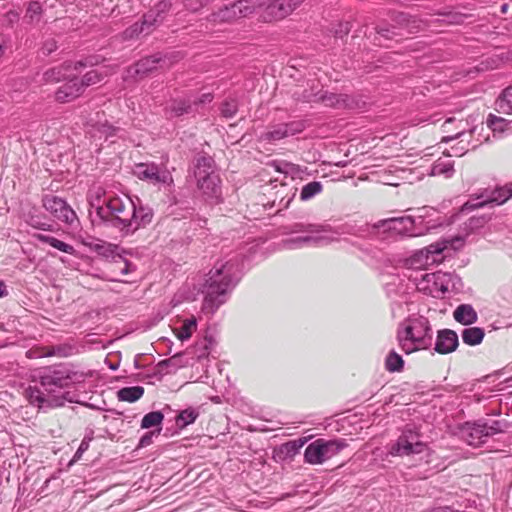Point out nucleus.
<instances>
[{"label": "nucleus", "mask_w": 512, "mask_h": 512, "mask_svg": "<svg viewBox=\"0 0 512 512\" xmlns=\"http://www.w3.org/2000/svg\"><path fill=\"white\" fill-rule=\"evenodd\" d=\"M418 214L412 216L392 217L380 220L373 225L363 224L360 226L352 224H344L342 233L355 235L359 237H366L375 234L378 230L384 232H392L397 235H405L409 237H417L426 234L430 230L440 226L441 222H431L427 220L430 216L436 213L432 207H422L418 209Z\"/></svg>", "instance_id": "7ed1b4c3"}, {"label": "nucleus", "mask_w": 512, "mask_h": 512, "mask_svg": "<svg viewBox=\"0 0 512 512\" xmlns=\"http://www.w3.org/2000/svg\"><path fill=\"white\" fill-rule=\"evenodd\" d=\"M43 207L51 213L57 220L73 226L78 222L75 211L67 204L65 200L54 195H45L42 199Z\"/></svg>", "instance_id": "ddd939ff"}, {"label": "nucleus", "mask_w": 512, "mask_h": 512, "mask_svg": "<svg viewBox=\"0 0 512 512\" xmlns=\"http://www.w3.org/2000/svg\"><path fill=\"white\" fill-rule=\"evenodd\" d=\"M501 60L498 57H489L485 61L481 62L479 70L496 69L499 67Z\"/></svg>", "instance_id": "bf43d9fd"}, {"label": "nucleus", "mask_w": 512, "mask_h": 512, "mask_svg": "<svg viewBox=\"0 0 512 512\" xmlns=\"http://www.w3.org/2000/svg\"><path fill=\"white\" fill-rule=\"evenodd\" d=\"M404 367V360L396 351L391 350L385 358V369L388 372H401Z\"/></svg>", "instance_id": "c9c22d12"}, {"label": "nucleus", "mask_w": 512, "mask_h": 512, "mask_svg": "<svg viewBox=\"0 0 512 512\" xmlns=\"http://www.w3.org/2000/svg\"><path fill=\"white\" fill-rule=\"evenodd\" d=\"M43 13V8L40 2L30 1L26 8L25 20L30 24H37L40 22Z\"/></svg>", "instance_id": "e433bc0d"}, {"label": "nucleus", "mask_w": 512, "mask_h": 512, "mask_svg": "<svg viewBox=\"0 0 512 512\" xmlns=\"http://www.w3.org/2000/svg\"><path fill=\"white\" fill-rule=\"evenodd\" d=\"M136 266L129 262L127 259L117 256L114 258L112 263V271L118 273L120 276L128 275L129 273L135 271Z\"/></svg>", "instance_id": "a19ab883"}, {"label": "nucleus", "mask_w": 512, "mask_h": 512, "mask_svg": "<svg viewBox=\"0 0 512 512\" xmlns=\"http://www.w3.org/2000/svg\"><path fill=\"white\" fill-rule=\"evenodd\" d=\"M351 30V24L349 22L339 23L338 28L335 30L336 38H343Z\"/></svg>", "instance_id": "680f3d73"}, {"label": "nucleus", "mask_w": 512, "mask_h": 512, "mask_svg": "<svg viewBox=\"0 0 512 512\" xmlns=\"http://www.w3.org/2000/svg\"><path fill=\"white\" fill-rule=\"evenodd\" d=\"M454 174V161L449 158H439L435 161L431 167L430 175L432 176H444L450 178Z\"/></svg>", "instance_id": "c85d7f7f"}, {"label": "nucleus", "mask_w": 512, "mask_h": 512, "mask_svg": "<svg viewBox=\"0 0 512 512\" xmlns=\"http://www.w3.org/2000/svg\"><path fill=\"white\" fill-rule=\"evenodd\" d=\"M25 222L31 226L32 228L43 230V231H53V225L42 220V217L39 215H27Z\"/></svg>", "instance_id": "a18cd8bd"}, {"label": "nucleus", "mask_w": 512, "mask_h": 512, "mask_svg": "<svg viewBox=\"0 0 512 512\" xmlns=\"http://www.w3.org/2000/svg\"><path fill=\"white\" fill-rule=\"evenodd\" d=\"M33 237L42 243L49 244L51 247H53L63 253L70 254V255L75 254L76 250L73 245L68 244L64 241H61L53 236L36 233L33 235Z\"/></svg>", "instance_id": "bb28decb"}, {"label": "nucleus", "mask_w": 512, "mask_h": 512, "mask_svg": "<svg viewBox=\"0 0 512 512\" xmlns=\"http://www.w3.org/2000/svg\"><path fill=\"white\" fill-rule=\"evenodd\" d=\"M97 64V61H94V58H87L85 60H79L75 63L72 62H64L60 66L52 67L47 69L41 78L42 84H51L57 83L63 80H66V72L70 69L79 70L80 68L93 66Z\"/></svg>", "instance_id": "2eb2a0df"}, {"label": "nucleus", "mask_w": 512, "mask_h": 512, "mask_svg": "<svg viewBox=\"0 0 512 512\" xmlns=\"http://www.w3.org/2000/svg\"><path fill=\"white\" fill-rule=\"evenodd\" d=\"M304 442L302 440L299 441H289L283 444V451L287 455H295L298 453L299 449L303 446Z\"/></svg>", "instance_id": "5fc2aeb1"}, {"label": "nucleus", "mask_w": 512, "mask_h": 512, "mask_svg": "<svg viewBox=\"0 0 512 512\" xmlns=\"http://www.w3.org/2000/svg\"><path fill=\"white\" fill-rule=\"evenodd\" d=\"M294 95L297 96V99L300 101L322 103L326 107L335 109H352L358 107V104L353 97L342 93L337 94L327 91L323 92L322 90L314 92V90L311 89L310 91L305 90L302 95H298L297 92H295Z\"/></svg>", "instance_id": "1a4fd4ad"}, {"label": "nucleus", "mask_w": 512, "mask_h": 512, "mask_svg": "<svg viewBox=\"0 0 512 512\" xmlns=\"http://www.w3.org/2000/svg\"><path fill=\"white\" fill-rule=\"evenodd\" d=\"M306 128V122L303 120H295L289 123L275 124L262 133L259 137L261 141L274 143L289 136L297 135Z\"/></svg>", "instance_id": "4468645a"}, {"label": "nucleus", "mask_w": 512, "mask_h": 512, "mask_svg": "<svg viewBox=\"0 0 512 512\" xmlns=\"http://www.w3.org/2000/svg\"><path fill=\"white\" fill-rule=\"evenodd\" d=\"M476 192L480 201L483 202L484 207L490 205L492 187L481 188Z\"/></svg>", "instance_id": "052dcab7"}, {"label": "nucleus", "mask_w": 512, "mask_h": 512, "mask_svg": "<svg viewBox=\"0 0 512 512\" xmlns=\"http://www.w3.org/2000/svg\"><path fill=\"white\" fill-rule=\"evenodd\" d=\"M212 0H183L186 9L192 12H197L203 7L208 5Z\"/></svg>", "instance_id": "864d4df0"}, {"label": "nucleus", "mask_w": 512, "mask_h": 512, "mask_svg": "<svg viewBox=\"0 0 512 512\" xmlns=\"http://www.w3.org/2000/svg\"><path fill=\"white\" fill-rule=\"evenodd\" d=\"M303 2L304 0H273L264 8L260 17L264 22L283 19Z\"/></svg>", "instance_id": "dca6fc26"}, {"label": "nucleus", "mask_w": 512, "mask_h": 512, "mask_svg": "<svg viewBox=\"0 0 512 512\" xmlns=\"http://www.w3.org/2000/svg\"><path fill=\"white\" fill-rule=\"evenodd\" d=\"M199 413L194 408H187L182 410L176 417V424L180 428H184L192 424L197 419Z\"/></svg>", "instance_id": "79ce46f5"}, {"label": "nucleus", "mask_w": 512, "mask_h": 512, "mask_svg": "<svg viewBox=\"0 0 512 512\" xmlns=\"http://www.w3.org/2000/svg\"><path fill=\"white\" fill-rule=\"evenodd\" d=\"M296 193L297 189H292L289 193L283 194L278 202L274 200L272 206H276L278 209L277 211L287 209L290 206L293 199L295 198Z\"/></svg>", "instance_id": "8fccbe9b"}, {"label": "nucleus", "mask_w": 512, "mask_h": 512, "mask_svg": "<svg viewBox=\"0 0 512 512\" xmlns=\"http://www.w3.org/2000/svg\"><path fill=\"white\" fill-rule=\"evenodd\" d=\"M323 190V185L320 181H311L305 184L300 191V200L309 201Z\"/></svg>", "instance_id": "4c0bfd02"}, {"label": "nucleus", "mask_w": 512, "mask_h": 512, "mask_svg": "<svg viewBox=\"0 0 512 512\" xmlns=\"http://www.w3.org/2000/svg\"><path fill=\"white\" fill-rule=\"evenodd\" d=\"M88 203L94 224L116 228L122 236L132 235L149 225L154 215L153 210L143 206L139 198L134 201L127 195L106 193L101 187L89 191Z\"/></svg>", "instance_id": "f257e3e1"}, {"label": "nucleus", "mask_w": 512, "mask_h": 512, "mask_svg": "<svg viewBox=\"0 0 512 512\" xmlns=\"http://www.w3.org/2000/svg\"><path fill=\"white\" fill-rule=\"evenodd\" d=\"M58 48L57 41L54 38L46 39L41 47L42 54L45 56L50 55Z\"/></svg>", "instance_id": "4d7b16f0"}, {"label": "nucleus", "mask_w": 512, "mask_h": 512, "mask_svg": "<svg viewBox=\"0 0 512 512\" xmlns=\"http://www.w3.org/2000/svg\"><path fill=\"white\" fill-rule=\"evenodd\" d=\"M343 226L344 224L333 229L330 225L295 223L291 226V233H305L306 235L328 234L338 236L344 234L342 233Z\"/></svg>", "instance_id": "5701e85b"}, {"label": "nucleus", "mask_w": 512, "mask_h": 512, "mask_svg": "<svg viewBox=\"0 0 512 512\" xmlns=\"http://www.w3.org/2000/svg\"><path fill=\"white\" fill-rule=\"evenodd\" d=\"M397 341L406 354L430 348L433 330L429 320L421 315L408 317L398 326Z\"/></svg>", "instance_id": "423d86ee"}, {"label": "nucleus", "mask_w": 512, "mask_h": 512, "mask_svg": "<svg viewBox=\"0 0 512 512\" xmlns=\"http://www.w3.org/2000/svg\"><path fill=\"white\" fill-rule=\"evenodd\" d=\"M144 394V388L141 386L124 387L118 391V399L133 403L140 399Z\"/></svg>", "instance_id": "72a5a7b5"}, {"label": "nucleus", "mask_w": 512, "mask_h": 512, "mask_svg": "<svg viewBox=\"0 0 512 512\" xmlns=\"http://www.w3.org/2000/svg\"><path fill=\"white\" fill-rule=\"evenodd\" d=\"M464 245V239L462 237H453L444 239L440 243L432 244L428 247V252L432 254H440L449 247L453 250H458Z\"/></svg>", "instance_id": "7c9ffc66"}, {"label": "nucleus", "mask_w": 512, "mask_h": 512, "mask_svg": "<svg viewBox=\"0 0 512 512\" xmlns=\"http://www.w3.org/2000/svg\"><path fill=\"white\" fill-rule=\"evenodd\" d=\"M106 74L98 70H90L85 73L78 81L81 83V90L84 92L85 88L100 83Z\"/></svg>", "instance_id": "ea45409f"}, {"label": "nucleus", "mask_w": 512, "mask_h": 512, "mask_svg": "<svg viewBox=\"0 0 512 512\" xmlns=\"http://www.w3.org/2000/svg\"><path fill=\"white\" fill-rule=\"evenodd\" d=\"M161 62H165V57L161 54H154L140 59L133 66L129 67L127 72L132 77H144L155 70Z\"/></svg>", "instance_id": "aec40b11"}, {"label": "nucleus", "mask_w": 512, "mask_h": 512, "mask_svg": "<svg viewBox=\"0 0 512 512\" xmlns=\"http://www.w3.org/2000/svg\"><path fill=\"white\" fill-rule=\"evenodd\" d=\"M155 432H147L145 433L139 441L140 447H146L149 446L152 443V438L154 436Z\"/></svg>", "instance_id": "0e129e2a"}, {"label": "nucleus", "mask_w": 512, "mask_h": 512, "mask_svg": "<svg viewBox=\"0 0 512 512\" xmlns=\"http://www.w3.org/2000/svg\"><path fill=\"white\" fill-rule=\"evenodd\" d=\"M393 20L402 28H406L410 33L413 32L414 29L419 27L421 21H419L416 17H413L404 12H397L394 15Z\"/></svg>", "instance_id": "f704fd0d"}, {"label": "nucleus", "mask_w": 512, "mask_h": 512, "mask_svg": "<svg viewBox=\"0 0 512 512\" xmlns=\"http://www.w3.org/2000/svg\"><path fill=\"white\" fill-rule=\"evenodd\" d=\"M38 379V382L25 389L26 399L38 408L59 407L65 401L62 390L83 381L84 375L67 364H59L41 369Z\"/></svg>", "instance_id": "f03ea898"}, {"label": "nucleus", "mask_w": 512, "mask_h": 512, "mask_svg": "<svg viewBox=\"0 0 512 512\" xmlns=\"http://www.w3.org/2000/svg\"><path fill=\"white\" fill-rule=\"evenodd\" d=\"M348 446L345 439L318 438L308 444L304 451V461L311 465H320L338 455Z\"/></svg>", "instance_id": "6e6552de"}, {"label": "nucleus", "mask_w": 512, "mask_h": 512, "mask_svg": "<svg viewBox=\"0 0 512 512\" xmlns=\"http://www.w3.org/2000/svg\"><path fill=\"white\" fill-rule=\"evenodd\" d=\"M512 197V182L492 187L490 205H502Z\"/></svg>", "instance_id": "c756f323"}, {"label": "nucleus", "mask_w": 512, "mask_h": 512, "mask_svg": "<svg viewBox=\"0 0 512 512\" xmlns=\"http://www.w3.org/2000/svg\"><path fill=\"white\" fill-rule=\"evenodd\" d=\"M238 111L236 99H227L220 106L221 115L227 119L233 118Z\"/></svg>", "instance_id": "49530a36"}, {"label": "nucleus", "mask_w": 512, "mask_h": 512, "mask_svg": "<svg viewBox=\"0 0 512 512\" xmlns=\"http://www.w3.org/2000/svg\"><path fill=\"white\" fill-rule=\"evenodd\" d=\"M91 440H92V438L91 437H87V436H85L82 439V441H81V443H80L76 453L73 456L72 462H76V461H78L82 457L83 453L88 450Z\"/></svg>", "instance_id": "6e6d98bb"}, {"label": "nucleus", "mask_w": 512, "mask_h": 512, "mask_svg": "<svg viewBox=\"0 0 512 512\" xmlns=\"http://www.w3.org/2000/svg\"><path fill=\"white\" fill-rule=\"evenodd\" d=\"M484 336V329L480 327H468L463 329L461 333L463 342L469 346L480 344L483 341Z\"/></svg>", "instance_id": "2f4dec72"}, {"label": "nucleus", "mask_w": 512, "mask_h": 512, "mask_svg": "<svg viewBox=\"0 0 512 512\" xmlns=\"http://www.w3.org/2000/svg\"><path fill=\"white\" fill-rule=\"evenodd\" d=\"M426 449V444L421 441L420 435L414 429L407 427L396 442L390 445L388 455L391 456H409L420 454Z\"/></svg>", "instance_id": "9d476101"}, {"label": "nucleus", "mask_w": 512, "mask_h": 512, "mask_svg": "<svg viewBox=\"0 0 512 512\" xmlns=\"http://www.w3.org/2000/svg\"><path fill=\"white\" fill-rule=\"evenodd\" d=\"M214 96L212 93H203L200 97L195 100H192V105L196 106L198 104L210 103L213 100Z\"/></svg>", "instance_id": "e2e57ef3"}, {"label": "nucleus", "mask_w": 512, "mask_h": 512, "mask_svg": "<svg viewBox=\"0 0 512 512\" xmlns=\"http://www.w3.org/2000/svg\"><path fill=\"white\" fill-rule=\"evenodd\" d=\"M88 132L92 138L104 139L105 141L110 140L113 143V137L118 135L120 128L110 125L107 121H98L91 125V129Z\"/></svg>", "instance_id": "393cba45"}, {"label": "nucleus", "mask_w": 512, "mask_h": 512, "mask_svg": "<svg viewBox=\"0 0 512 512\" xmlns=\"http://www.w3.org/2000/svg\"><path fill=\"white\" fill-rule=\"evenodd\" d=\"M83 94L78 77H72L62 84L55 92V100L59 103H67L75 100Z\"/></svg>", "instance_id": "4be33fe9"}, {"label": "nucleus", "mask_w": 512, "mask_h": 512, "mask_svg": "<svg viewBox=\"0 0 512 512\" xmlns=\"http://www.w3.org/2000/svg\"><path fill=\"white\" fill-rule=\"evenodd\" d=\"M450 281H451V278H449L447 280H442V285H441V293L442 294L446 293L449 290Z\"/></svg>", "instance_id": "774afa93"}, {"label": "nucleus", "mask_w": 512, "mask_h": 512, "mask_svg": "<svg viewBox=\"0 0 512 512\" xmlns=\"http://www.w3.org/2000/svg\"><path fill=\"white\" fill-rule=\"evenodd\" d=\"M377 33L380 36L387 38V39L391 37V34H395L394 32L390 31V29H388V28L387 29L381 28L377 31Z\"/></svg>", "instance_id": "338daca9"}, {"label": "nucleus", "mask_w": 512, "mask_h": 512, "mask_svg": "<svg viewBox=\"0 0 512 512\" xmlns=\"http://www.w3.org/2000/svg\"><path fill=\"white\" fill-rule=\"evenodd\" d=\"M241 277V261L239 255L227 260L217 261L206 279L203 293L205 294L202 310L206 314H214L223 305Z\"/></svg>", "instance_id": "20e7f679"}, {"label": "nucleus", "mask_w": 512, "mask_h": 512, "mask_svg": "<svg viewBox=\"0 0 512 512\" xmlns=\"http://www.w3.org/2000/svg\"><path fill=\"white\" fill-rule=\"evenodd\" d=\"M190 177L193 178L197 189L206 202L210 204L222 202L221 179L215 161L211 156L206 154L197 155L190 168Z\"/></svg>", "instance_id": "39448f33"}, {"label": "nucleus", "mask_w": 512, "mask_h": 512, "mask_svg": "<svg viewBox=\"0 0 512 512\" xmlns=\"http://www.w3.org/2000/svg\"><path fill=\"white\" fill-rule=\"evenodd\" d=\"M337 240V237L334 235L328 234H319V235H305V236H297L291 237L283 241L284 247L288 249H297L303 246L309 245H321L328 244Z\"/></svg>", "instance_id": "6ab92c4d"}, {"label": "nucleus", "mask_w": 512, "mask_h": 512, "mask_svg": "<svg viewBox=\"0 0 512 512\" xmlns=\"http://www.w3.org/2000/svg\"><path fill=\"white\" fill-rule=\"evenodd\" d=\"M180 354H175L174 356L162 360L159 362V370L166 373H171L173 371H176L181 365H180Z\"/></svg>", "instance_id": "c03bdc74"}, {"label": "nucleus", "mask_w": 512, "mask_h": 512, "mask_svg": "<svg viewBox=\"0 0 512 512\" xmlns=\"http://www.w3.org/2000/svg\"><path fill=\"white\" fill-rule=\"evenodd\" d=\"M255 12V6L248 0H239L230 5L220 8L211 15L215 23H230L237 19L247 17Z\"/></svg>", "instance_id": "f8f14e48"}, {"label": "nucleus", "mask_w": 512, "mask_h": 512, "mask_svg": "<svg viewBox=\"0 0 512 512\" xmlns=\"http://www.w3.org/2000/svg\"><path fill=\"white\" fill-rule=\"evenodd\" d=\"M487 126L493 132H504L506 127L508 126V122L501 117L489 114L487 118Z\"/></svg>", "instance_id": "09e8293b"}, {"label": "nucleus", "mask_w": 512, "mask_h": 512, "mask_svg": "<svg viewBox=\"0 0 512 512\" xmlns=\"http://www.w3.org/2000/svg\"><path fill=\"white\" fill-rule=\"evenodd\" d=\"M449 278H452V275L442 271L425 273L421 276V281L418 286L421 290H429L431 294L434 292H441L442 280H447Z\"/></svg>", "instance_id": "b1692460"}, {"label": "nucleus", "mask_w": 512, "mask_h": 512, "mask_svg": "<svg viewBox=\"0 0 512 512\" xmlns=\"http://www.w3.org/2000/svg\"><path fill=\"white\" fill-rule=\"evenodd\" d=\"M164 415L160 411H152L144 415L141 421V428L149 429L161 425Z\"/></svg>", "instance_id": "37998d69"}, {"label": "nucleus", "mask_w": 512, "mask_h": 512, "mask_svg": "<svg viewBox=\"0 0 512 512\" xmlns=\"http://www.w3.org/2000/svg\"><path fill=\"white\" fill-rule=\"evenodd\" d=\"M484 207L483 202L478 198L477 192L472 193L470 198L462 205V212H470L478 208Z\"/></svg>", "instance_id": "3c124183"}, {"label": "nucleus", "mask_w": 512, "mask_h": 512, "mask_svg": "<svg viewBox=\"0 0 512 512\" xmlns=\"http://www.w3.org/2000/svg\"><path fill=\"white\" fill-rule=\"evenodd\" d=\"M134 174L140 180L147 181L153 185L170 186L173 183L170 171L165 166L154 162L136 164Z\"/></svg>", "instance_id": "9b49d317"}, {"label": "nucleus", "mask_w": 512, "mask_h": 512, "mask_svg": "<svg viewBox=\"0 0 512 512\" xmlns=\"http://www.w3.org/2000/svg\"><path fill=\"white\" fill-rule=\"evenodd\" d=\"M271 166L280 173L288 174L289 172H292L294 170V165L288 162H278L273 161L271 163Z\"/></svg>", "instance_id": "13d9d810"}, {"label": "nucleus", "mask_w": 512, "mask_h": 512, "mask_svg": "<svg viewBox=\"0 0 512 512\" xmlns=\"http://www.w3.org/2000/svg\"><path fill=\"white\" fill-rule=\"evenodd\" d=\"M427 260L428 258H424L423 253L419 252L409 258L406 264L411 268L420 269L427 264Z\"/></svg>", "instance_id": "603ef678"}, {"label": "nucleus", "mask_w": 512, "mask_h": 512, "mask_svg": "<svg viewBox=\"0 0 512 512\" xmlns=\"http://www.w3.org/2000/svg\"><path fill=\"white\" fill-rule=\"evenodd\" d=\"M499 423L495 421L493 425L486 423H474L465 430V439L470 446L478 447L486 442V438L500 431Z\"/></svg>", "instance_id": "f3484780"}, {"label": "nucleus", "mask_w": 512, "mask_h": 512, "mask_svg": "<svg viewBox=\"0 0 512 512\" xmlns=\"http://www.w3.org/2000/svg\"><path fill=\"white\" fill-rule=\"evenodd\" d=\"M475 131L476 127L470 128L467 120L457 119L455 117L447 118L442 124V132L445 134L442 137V142L460 139L456 145L451 147V152L448 156L461 157L470 147L475 149L478 143L470 142V138Z\"/></svg>", "instance_id": "0eeeda50"}, {"label": "nucleus", "mask_w": 512, "mask_h": 512, "mask_svg": "<svg viewBox=\"0 0 512 512\" xmlns=\"http://www.w3.org/2000/svg\"><path fill=\"white\" fill-rule=\"evenodd\" d=\"M193 111L192 99L190 98L173 99L166 108L169 117H180Z\"/></svg>", "instance_id": "a878e982"}, {"label": "nucleus", "mask_w": 512, "mask_h": 512, "mask_svg": "<svg viewBox=\"0 0 512 512\" xmlns=\"http://www.w3.org/2000/svg\"><path fill=\"white\" fill-rule=\"evenodd\" d=\"M171 6L172 4L169 0H161L143 15L142 22L146 27V34H149L154 27L164 20Z\"/></svg>", "instance_id": "a211bd4d"}, {"label": "nucleus", "mask_w": 512, "mask_h": 512, "mask_svg": "<svg viewBox=\"0 0 512 512\" xmlns=\"http://www.w3.org/2000/svg\"><path fill=\"white\" fill-rule=\"evenodd\" d=\"M454 319L463 325H471L477 321V313L469 304H461L454 311Z\"/></svg>", "instance_id": "cd10ccee"}, {"label": "nucleus", "mask_w": 512, "mask_h": 512, "mask_svg": "<svg viewBox=\"0 0 512 512\" xmlns=\"http://www.w3.org/2000/svg\"><path fill=\"white\" fill-rule=\"evenodd\" d=\"M142 33L146 34V27L143 22H135L123 31L122 37L124 40H130L138 37Z\"/></svg>", "instance_id": "de8ad7c7"}, {"label": "nucleus", "mask_w": 512, "mask_h": 512, "mask_svg": "<svg viewBox=\"0 0 512 512\" xmlns=\"http://www.w3.org/2000/svg\"><path fill=\"white\" fill-rule=\"evenodd\" d=\"M196 328H197L196 318L191 317V318L185 319L179 328L174 329V332H175L176 337L183 342V341L188 340L192 336V334L196 330Z\"/></svg>", "instance_id": "473e14b6"}, {"label": "nucleus", "mask_w": 512, "mask_h": 512, "mask_svg": "<svg viewBox=\"0 0 512 512\" xmlns=\"http://www.w3.org/2000/svg\"><path fill=\"white\" fill-rule=\"evenodd\" d=\"M498 111L506 114H512V87H508L496 100Z\"/></svg>", "instance_id": "58836bf2"}, {"label": "nucleus", "mask_w": 512, "mask_h": 512, "mask_svg": "<svg viewBox=\"0 0 512 512\" xmlns=\"http://www.w3.org/2000/svg\"><path fill=\"white\" fill-rule=\"evenodd\" d=\"M459 345L458 335L451 329L439 330L434 350L439 354H449L457 349Z\"/></svg>", "instance_id": "412c9836"}, {"label": "nucleus", "mask_w": 512, "mask_h": 512, "mask_svg": "<svg viewBox=\"0 0 512 512\" xmlns=\"http://www.w3.org/2000/svg\"><path fill=\"white\" fill-rule=\"evenodd\" d=\"M5 19L9 23H14L19 20V13L14 10H10L5 14Z\"/></svg>", "instance_id": "69168bd1"}]
</instances>
